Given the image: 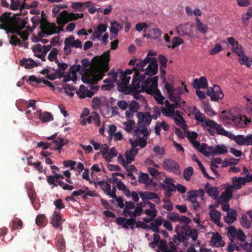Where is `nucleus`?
<instances>
[{"label": "nucleus", "instance_id": "774afa93", "mask_svg": "<svg viewBox=\"0 0 252 252\" xmlns=\"http://www.w3.org/2000/svg\"><path fill=\"white\" fill-rule=\"evenodd\" d=\"M240 245L246 252H252V243L245 242L244 243L240 244Z\"/></svg>", "mask_w": 252, "mask_h": 252}, {"label": "nucleus", "instance_id": "4d7b16f0", "mask_svg": "<svg viewBox=\"0 0 252 252\" xmlns=\"http://www.w3.org/2000/svg\"><path fill=\"white\" fill-rule=\"evenodd\" d=\"M149 181V176L147 173H142L139 178L138 182L140 183L148 184Z\"/></svg>", "mask_w": 252, "mask_h": 252}, {"label": "nucleus", "instance_id": "1a4fd4ad", "mask_svg": "<svg viewBox=\"0 0 252 252\" xmlns=\"http://www.w3.org/2000/svg\"><path fill=\"white\" fill-rule=\"evenodd\" d=\"M165 88L169 94L170 100L173 102H178L180 99V95L184 93L183 87L174 88L172 85L166 82L165 80Z\"/></svg>", "mask_w": 252, "mask_h": 252}, {"label": "nucleus", "instance_id": "680f3d73", "mask_svg": "<svg viewBox=\"0 0 252 252\" xmlns=\"http://www.w3.org/2000/svg\"><path fill=\"white\" fill-rule=\"evenodd\" d=\"M58 53V51L57 49L55 48H53L48 55V58L49 60L51 62H52L54 60L56 61L57 60Z\"/></svg>", "mask_w": 252, "mask_h": 252}, {"label": "nucleus", "instance_id": "cd10ccee", "mask_svg": "<svg viewBox=\"0 0 252 252\" xmlns=\"http://www.w3.org/2000/svg\"><path fill=\"white\" fill-rule=\"evenodd\" d=\"M237 213L233 209H231L227 212V216L224 217V221L228 224L233 223L236 220Z\"/></svg>", "mask_w": 252, "mask_h": 252}, {"label": "nucleus", "instance_id": "37998d69", "mask_svg": "<svg viewBox=\"0 0 252 252\" xmlns=\"http://www.w3.org/2000/svg\"><path fill=\"white\" fill-rule=\"evenodd\" d=\"M211 242L215 245L218 244L219 245L222 246L224 244V243L223 242V244H220V243L222 242V239L220 235L218 233H216L212 236L211 238Z\"/></svg>", "mask_w": 252, "mask_h": 252}, {"label": "nucleus", "instance_id": "c03bdc74", "mask_svg": "<svg viewBox=\"0 0 252 252\" xmlns=\"http://www.w3.org/2000/svg\"><path fill=\"white\" fill-rule=\"evenodd\" d=\"M232 51L238 56H242V54H244L242 46L237 41H236V44L232 47Z\"/></svg>", "mask_w": 252, "mask_h": 252}, {"label": "nucleus", "instance_id": "6e6552de", "mask_svg": "<svg viewBox=\"0 0 252 252\" xmlns=\"http://www.w3.org/2000/svg\"><path fill=\"white\" fill-rule=\"evenodd\" d=\"M135 73L132 81V87L130 88V92H133L140 88L142 84L147 79L144 71L141 68H136V65L134 67ZM147 76H148L147 75Z\"/></svg>", "mask_w": 252, "mask_h": 252}, {"label": "nucleus", "instance_id": "6ab92c4d", "mask_svg": "<svg viewBox=\"0 0 252 252\" xmlns=\"http://www.w3.org/2000/svg\"><path fill=\"white\" fill-rule=\"evenodd\" d=\"M209 215L210 217L211 220L216 225L219 226H222L220 222L221 218V213L216 209L211 210L209 213Z\"/></svg>", "mask_w": 252, "mask_h": 252}, {"label": "nucleus", "instance_id": "a878e982", "mask_svg": "<svg viewBox=\"0 0 252 252\" xmlns=\"http://www.w3.org/2000/svg\"><path fill=\"white\" fill-rule=\"evenodd\" d=\"M149 33L144 35V36L147 37V38L151 39H158L161 34V31L158 28H153L149 30Z\"/></svg>", "mask_w": 252, "mask_h": 252}, {"label": "nucleus", "instance_id": "bf43d9fd", "mask_svg": "<svg viewBox=\"0 0 252 252\" xmlns=\"http://www.w3.org/2000/svg\"><path fill=\"white\" fill-rule=\"evenodd\" d=\"M92 119L95 126H98L100 125V118L98 114L94 111L92 112Z\"/></svg>", "mask_w": 252, "mask_h": 252}, {"label": "nucleus", "instance_id": "473e14b6", "mask_svg": "<svg viewBox=\"0 0 252 252\" xmlns=\"http://www.w3.org/2000/svg\"><path fill=\"white\" fill-rule=\"evenodd\" d=\"M172 179L170 178H166L164 181V184L162 186L163 188L165 190H169V191H175L176 186L172 183Z\"/></svg>", "mask_w": 252, "mask_h": 252}, {"label": "nucleus", "instance_id": "4c0bfd02", "mask_svg": "<svg viewBox=\"0 0 252 252\" xmlns=\"http://www.w3.org/2000/svg\"><path fill=\"white\" fill-rule=\"evenodd\" d=\"M238 233V230H237L234 226H230L228 228L227 234L230 241H234V239L236 238Z\"/></svg>", "mask_w": 252, "mask_h": 252}, {"label": "nucleus", "instance_id": "aec40b11", "mask_svg": "<svg viewBox=\"0 0 252 252\" xmlns=\"http://www.w3.org/2000/svg\"><path fill=\"white\" fill-rule=\"evenodd\" d=\"M64 45H68L71 47H75L76 48H81L82 46L81 40L79 39L75 40V37L73 35H71L65 38L64 40Z\"/></svg>", "mask_w": 252, "mask_h": 252}, {"label": "nucleus", "instance_id": "412c9836", "mask_svg": "<svg viewBox=\"0 0 252 252\" xmlns=\"http://www.w3.org/2000/svg\"><path fill=\"white\" fill-rule=\"evenodd\" d=\"M41 29L47 35H52L57 32V27L54 23H47L46 25L41 26Z\"/></svg>", "mask_w": 252, "mask_h": 252}, {"label": "nucleus", "instance_id": "ddd939ff", "mask_svg": "<svg viewBox=\"0 0 252 252\" xmlns=\"http://www.w3.org/2000/svg\"><path fill=\"white\" fill-rule=\"evenodd\" d=\"M206 94L211 97L212 101H218L223 98L224 94L220 88L217 85H215L211 90H208Z\"/></svg>", "mask_w": 252, "mask_h": 252}, {"label": "nucleus", "instance_id": "052dcab7", "mask_svg": "<svg viewBox=\"0 0 252 252\" xmlns=\"http://www.w3.org/2000/svg\"><path fill=\"white\" fill-rule=\"evenodd\" d=\"M58 185L62 188L63 190H72L74 189V187L68 184L64 183L61 180H57Z\"/></svg>", "mask_w": 252, "mask_h": 252}, {"label": "nucleus", "instance_id": "13d9d810", "mask_svg": "<svg viewBox=\"0 0 252 252\" xmlns=\"http://www.w3.org/2000/svg\"><path fill=\"white\" fill-rule=\"evenodd\" d=\"M187 200L191 203H193L197 200V197L195 195V192L194 190H191L188 192Z\"/></svg>", "mask_w": 252, "mask_h": 252}, {"label": "nucleus", "instance_id": "4468645a", "mask_svg": "<svg viewBox=\"0 0 252 252\" xmlns=\"http://www.w3.org/2000/svg\"><path fill=\"white\" fill-rule=\"evenodd\" d=\"M233 188L232 185L226 187L225 190L221 192L218 199V203H227L232 198Z\"/></svg>", "mask_w": 252, "mask_h": 252}, {"label": "nucleus", "instance_id": "0eeeda50", "mask_svg": "<svg viewBox=\"0 0 252 252\" xmlns=\"http://www.w3.org/2000/svg\"><path fill=\"white\" fill-rule=\"evenodd\" d=\"M205 125L206 126L208 127V128H206V130L211 136H215V132L214 130H215L219 135L228 137L234 140L236 138V136L234 134L226 131L222 127V125H219L214 120L209 119L206 120Z\"/></svg>", "mask_w": 252, "mask_h": 252}, {"label": "nucleus", "instance_id": "79ce46f5", "mask_svg": "<svg viewBox=\"0 0 252 252\" xmlns=\"http://www.w3.org/2000/svg\"><path fill=\"white\" fill-rule=\"evenodd\" d=\"M193 173V168L192 167H188L186 168L183 172V176L184 179L187 181H189L190 179L191 176Z\"/></svg>", "mask_w": 252, "mask_h": 252}, {"label": "nucleus", "instance_id": "2f4dec72", "mask_svg": "<svg viewBox=\"0 0 252 252\" xmlns=\"http://www.w3.org/2000/svg\"><path fill=\"white\" fill-rule=\"evenodd\" d=\"M94 185L95 187L98 186H99L106 194H109V191L111 188L110 184L103 181H100L97 183H94Z\"/></svg>", "mask_w": 252, "mask_h": 252}, {"label": "nucleus", "instance_id": "e433bc0d", "mask_svg": "<svg viewBox=\"0 0 252 252\" xmlns=\"http://www.w3.org/2000/svg\"><path fill=\"white\" fill-rule=\"evenodd\" d=\"M252 17V9L249 8L247 13L242 16V22L244 26H248L249 24V20Z\"/></svg>", "mask_w": 252, "mask_h": 252}, {"label": "nucleus", "instance_id": "0e129e2a", "mask_svg": "<svg viewBox=\"0 0 252 252\" xmlns=\"http://www.w3.org/2000/svg\"><path fill=\"white\" fill-rule=\"evenodd\" d=\"M137 137H138L139 138L138 139V146L141 148H144L146 145H147V136H144L143 135V137H140V134L138 136H136Z\"/></svg>", "mask_w": 252, "mask_h": 252}, {"label": "nucleus", "instance_id": "7ed1b4c3", "mask_svg": "<svg viewBox=\"0 0 252 252\" xmlns=\"http://www.w3.org/2000/svg\"><path fill=\"white\" fill-rule=\"evenodd\" d=\"M156 55V52L150 51L144 60H140L136 63V68H141V70L144 71L145 74L149 77L157 74L158 71V60L155 57H150Z\"/></svg>", "mask_w": 252, "mask_h": 252}, {"label": "nucleus", "instance_id": "f8f14e48", "mask_svg": "<svg viewBox=\"0 0 252 252\" xmlns=\"http://www.w3.org/2000/svg\"><path fill=\"white\" fill-rule=\"evenodd\" d=\"M163 167L167 171L173 172L176 175L180 174V167L178 163L171 158H166L163 160Z\"/></svg>", "mask_w": 252, "mask_h": 252}, {"label": "nucleus", "instance_id": "393cba45", "mask_svg": "<svg viewBox=\"0 0 252 252\" xmlns=\"http://www.w3.org/2000/svg\"><path fill=\"white\" fill-rule=\"evenodd\" d=\"M36 113L37 116L42 122H50L53 120V117L49 112H42L41 110H38Z\"/></svg>", "mask_w": 252, "mask_h": 252}, {"label": "nucleus", "instance_id": "f03ea898", "mask_svg": "<svg viewBox=\"0 0 252 252\" xmlns=\"http://www.w3.org/2000/svg\"><path fill=\"white\" fill-rule=\"evenodd\" d=\"M109 54L107 53L102 56V59L98 58L97 57L94 58L93 61L96 60L97 62H101L100 66L97 68L93 75H90L87 73L83 74L81 79L84 83L93 85L97 84L98 81L101 80L104 76L105 73L109 70L108 62L110 60Z\"/></svg>", "mask_w": 252, "mask_h": 252}, {"label": "nucleus", "instance_id": "72a5a7b5", "mask_svg": "<svg viewBox=\"0 0 252 252\" xmlns=\"http://www.w3.org/2000/svg\"><path fill=\"white\" fill-rule=\"evenodd\" d=\"M195 21L198 31L203 34L207 33L208 31V27L207 25L201 23L198 18H196Z\"/></svg>", "mask_w": 252, "mask_h": 252}, {"label": "nucleus", "instance_id": "5701e85b", "mask_svg": "<svg viewBox=\"0 0 252 252\" xmlns=\"http://www.w3.org/2000/svg\"><path fill=\"white\" fill-rule=\"evenodd\" d=\"M20 64L22 66H25L26 69H31L40 65V63H36L32 59L23 58L20 62Z\"/></svg>", "mask_w": 252, "mask_h": 252}, {"label": "nucleus", "instance_id": "6e6d98bb", "mask_svg": "<svg viewBox=\"0 0 252 252\" xmlns=\"http://www.w3.org/2000/svg\"><path fill=\"white\" fill-rule=\"evenodd\" d=\"M179 217V215L175 212L168 213L167 216V219L173 222L178 221L180 220Z\"/></svg>", "mask_w": 252, "mask_h": 252}, {"label": "nucleus", "instance_id": "49530a36", "mask_svg": "<svg viewBox=\"0 0 252 252\" xmlns=\"http://www.w3.org/2000/svg\"><path fill=\"white\" fill-rule=\"evenodd\" d=\"M139 104L137 101H132L128 106L129 113L133 114L134 112H137L139 108Z\"/></svg>", "mask_w": 252, "mask_h": 252}, {"label": "nucleus", "instance_id": "69168bd1", "mask_svg": "<svg viewBox=\"0 0 252 252\" xmlns=\"http://www.w3.org/2000/svg\"><path fill=\"white\" fill-rule=\"evenodd\" d=\"M86 3L82 2H73L72 3L71 7L78 11H82V7L86 5Z\"/></svg>", "mask_w": 252, "mask_h": 252}, {"label": "nucleus", "instance_id": "2eb2a0df", "mask_svg": "<svg viewBox=\"0 0 252 252\" xmlns=\"http://www.w3.org/2000/svg\"><path fill=\"white\" fill-rule=\"evenodd\" d=\"M126 117L127 122H124L123 123V126L126 131L129 133L131 132L133 127L135 126V121L132 120L133 117V114L129 113L128 111H126Z\"/></svg>", "mask_w": 252, "mask_h": 252}, {"label": "nucleus", "instance_id": "338daca9", "mask_svg": "<svg viewBox=\"0 0 252 252\" xmlns=\"http://www.w3.org/2000/svg\"><path fill=\"white\" fill-rule=\"evenodd\" d=\"M9 42L11 44L16 45H20L22 42L16 35H13L11 36Z\"/></svg>", "mask_w": 252, "mask_h": 252}, {"label": "nucleus", "instance_id": "9b49d317", "mask_svg": "<svg viewBox=\"0 0 252 252\" xmlns=\"http://www.w3.org/2000/svg\"><path fill=\"white\" fill-rule=\"evenodd\" d=\"M65 144L66 142L64 139L58 138L56 140L53 141L52 143L40 141L37 143V145L38 147H42L44 150L50 149L60 151Z\"/></svg>", "mask_w": 252, "mask_h": 252}, {"label": "nucleus", "instance_id": "20e7f679", "mask_svg": "<svg viewBox=\"0 0 252 252\" xmlns=\"http://www.w3.org/2000/svg\"><path fill=\"white\" fill-rule=\"evenodd\" d=\"M158 80V76H154L153 78L149 76L142 84V89L148 94L153 95L154 98L158 103L163 104L164 98L160 91L157 89Z\"/></svg>", "mask_w": 252, "mask_h": 252}, {"label": "nucleus", "instance_id": "f3484780", "mask_svg": "<svg viewBox=\"0 0 252 252\" xmlns=\"http://www.w3.org/2000/svg\"><path fill=\"white\" fill-rule=\"evenodd\" d=\"M107 25L105 24H99L98 26L94 29V32L92 34V39L93 40L100 38L102 33L107 30Z\"/></svg>", "mask_w": 252, "mask_h": 252}, {"label": "nucleus", "instance_id": "c9c22d12", "mask_svg": "<svg viewBox=\"0 0 252 252\" xmlns=\"http://www.w3.org/2000/svg\"><path fill=\"white\" fill-rule=\"evenodd\" d=\"M233 185L237 189H239L241 188V185H244L246 183L245 178L242 177H234L232 179Z\"/></svg>", "mask_w": 252, "mask_h": 252}, {"label": "nucleus", "instance_id": "ea45409f", "mask_svg": "<svg viewBox=\"0 0 252 252\" xmlns=\"http://www.w3.org/2000/svg\"><path fill=\"white\" fill-rule=\"evenodd\" d=\"M27 192L31 202L33 204L36 197V192L33 187L31 185L28 187Z\"/></svg>", "mask_w": 252, "mask_h": 252}, {"label": "nucleus", "instance_id": "a211bd4d", "mask_svg": "<svg viewBox=\"0 0 252 252\" xmlns=\"http://www.w3.org/2000/svg\"><path fill=\"white\" fill-rule=\"evenodd\" d=\"M26 0L22 3L19 0H11L10 8L12 10H20L21 11L25 9L28 8V4L25 3Z\"/></svg>", "mask_w": 252, "mask_h": 252}, {"label": "nucleus", "instance_id": "5fc2aeb1", "mask_svg": "<svg viewBox=\"0 0 252 252\" xmlns=\"http://www.w3.org/2000/svg\"><path fill=\"white\" fill-rule=\"evenodd\" d=\"M136 222V219L133 218H125V221L123 225V228L128 229L129 226L134 225Z\"/></svg>", "mask_w": 252, "mask_h": 252}, {"label": "nucleus", "instance_id": "7c9ffc66", "mask_svg": "<svg viewBox=\"0 0 252 252\" xmlns=\"http://www.w3.org/2000/svg\"><path fill=\"white\" fill-rule=\"evenodd\" d=\"M139 195L142 198L143 202H145V200L154 199L158 198V195L157 193L150 191L140 192Z\"/></svg>", "mask_w": 252, "mask_h": 252}, {"label": "nucleus", "instance_id": "423d86ee", "mask_svg": "<svg viewBox=\"0 0 252 252\" xmlns=\"http://www.w3.org/2000/svg\"><path fill=\"white\" fill-rule=\"evenodd\" d=\"M226 119L232 126L238 128L246 127L251 122V120L244 115L235 114L234 110H229L225 115Z\"/></svg>", "mask_w": 252, "mask_h": 252}, {"label": "nucleus", "instance_id": "58836bf2", "mask_svg": "<svg viewBox=\"0 0 252 252\" xmlns=\"http://www.w3.org/2000/svg\"><path fill=\"white\" fill-rule=\"evenodd\" d=\"M117 151L114 148H112L108 151L107 154L104 156V158L106 161L108 162L111 161V159L117 156Z\"/></svg>", "mask_w": 252, "mask_h": 252}, {"label": "nucleus", "instance_id": "e2e57ef3", "mask_svg": "<svg viewBox=\"0 0 252 252\" xmlns=\"http://www.w3.org/2000/svg\"><path fill=\"white\" fill-rule=\"evenodd\" d=\"M152 112L153 113V114L151 115L152 119H153L154 120H156L161 114V110L158 106H155L153 107Z\"/></svg>", "mask_w": 252, "mask_h": 252}, {"label": "nucleus", "instance_id": "9d476101", "mask_svg": "<svg viewBox=\"0 0 252 252\" xmlns=\"http://www.w3.org/2000/svg\"><path fill=\"white\" fill-rule=\"evenodd\" d=\"M77 15L78 13H68L66 10H63L59 14V16L57 17V24L63 28L68 22L78 19Z\"/></svg>", "mask_w": 252, "mask_h": 252}, {"label": "nucleus", "instance_id": "a19ab883", "mask_svg": "<svg viewBox=\"0 0 252 252\" xmlns=\"http://www.w3.org/2000/svg\"><path fill=\"white\" fill-rule=\"evenodd\" d=\"M240 57L239 62L241 64H245L247 67H250L252 63V61H250L248 57L246 56L244 54H242Z\"/></svg>", "mask_w": 252, "mask_h": 252}, {"label": "nucleus", "instance_id": "8fccbe9b", "mask_svg": "<svg viewBox=\"0 0 252 252\" xmlns=\"http://www.w3.org/2000/svg\"><path fill=\"white\" fill-rule=\"evenodd\" d=\"M121 28H122V26L119 23L117 22H114L111 24L110 32L112 33L117 34L119 31V29Z\"/></svg>", "mask_w": 252, "mask_h": 252}, {"label": "nucleus", "instance_id": "c756f323", "mask_svg": "<svg viewBox=\"0 0 252 252\" xmlns=\"http://www.w3.org/2000/svg\"><path fill=\"white\" fill-rule=\"evenodd\" d=\"M176 31L178 35L180 36L189 35L190 33V29L188 24H182L176 28Z\"/></svg>", "mask_w": 252, "mask_h": 252}, {"label": "nucleus", "instance_id": "603ef678", "mask_svg": "<svg viewBox=\"0 0 252 252\" xmlns=\"http://www.w3.org/2000/svg\"><path fill=\"white\" fill-rule=\"evenodd\" d=\"M46 221V217L44 215H38L35 219L36 224L39 226H43Z\"/></svg>", "mask_w": 252, "mask_h": 252}, {"label": "nucleus", "instance_id": "4be33fe9", "mask_svg": "<svg viewBox=\"0 0 252 252\" xmlns=\"http://www.w3.org/2000/svg\"><path fill=\"white\" fill-rule=\"evenodd\" d=\"M54 176H48L47 177V182L50 185H53V187H57L58 185L57 180L59 179H63L64 178L63 176L61 174L57 173L54 171H52Z\"/></svg>", "mask_w": 252, "mask_h": 252}, {"label": "nucleus", "instance_id": "c85d7f7f", "mask_svg": "<svg viewBox=\"0 0 252 252\" xmlns=\"http://www.w3.org/2000/svg\"><path fill=\"white\" fill-rule=\"evenodd\" d=\"M62 217L60 213L55 211L52 218V224L56 228H58L62 225Z\"/></svg>", "mask_w": 252, "mask_h": 252}, {"label": "nucleus", "instance_id": "f257e3e1", "mask_svg": "<svg viewBox=\"0 0 252 252\" xmlns=\"http://www.w3.org/2000/svg\"><path fill=\"white\" fill-rule=\"evenodd\" d=\"M10 12H4L0 16V29L4 30L7 33H16L23 40L28 39L29 32L27 31H21L27 24L26 19L21 18L19 15L10 16Z\"/></svg>", "mask_w": 252, "mask_h": 252}, {"label": "nucleus", "instance_id": "09e8293b", "mask_svg": "<svg viewBox=\"0 0 252 252\" xmlns=\"http://www.w3.org/2000/svg\"><path fill=\"white\" fill-rule=\"evenodd\" d=\"M118 91L125 94H128L129 92H130V88H129L128 85H125V84L120 83L118 86Z\"/></svg>", "mask_w": 252, "mask_h": 252}, {"label": "nucleus", "instance_id": "39448f33", "mask_svg": "<svg viewBox=\"0 0 252 252\" xmlns=\"http://www.w3.org/2000/svg\"><path fill=\"white\" fill-rule=\"evenodd\" d=\"M138 119L137 126L134 130V134L138 136L142 134L144 136H148L149 134L147 127L151 124L152 117L149 112H138L136 114Z\"/></svg>", "mask_w": 252, "mask_h": 252}, {"label": "nucleus", "instance_id": "bb28decb", "mask_svg": "<svg viewBox=\"0 0 252 252\" xmlns=\"http://www.w3.org/2000/svg\"><path fill=\"white\" fill-rule=\"evenodd\" d=\"M210 185L207 183L205 185V189L208 194L216 199L217 198L219 195L218 189L216 187H210Z\"/></svg>", "mask_w": 252, "mask_h": 252}, {"label": "nucleus", "instance_id": "864d4df0", "mask_svg": "<svg viewBox=\"0 0 252 252\" xmlns=\"http://www.w3.org/2000/svg\"><path fill=\"white\" fill-rule=\"evenodd\" d=\"M197 136L198 134L195 131H192L191 132L188 131L187 132V137L188 138L192 145L194 144V142L197 141L196 139L197 138Z\"/></svg>", "mask_w": 252, "mask_h": 252}, {"label": "nucleus", "instance_id": "de8ad7c7", "mask_svg": "<svg viewBox=\"0 0 252 252\" xmlns=\"http://www.w3.org/2000/svg\"><path fill=\"white\" fill-rule=\"evenodd\" d=\"M12 229H20L22 228V221L17 218H15L12 221Z\"/></svg>", "mask_w": 252, "mask_h": 252}, {"label": "nucleus", "instance_id": "dca6fc26", "mask_svg": "<svg viewBox=\"0 0 252 252\" xmlns=\"http://www.w3.org/2000/svg\"><path fill=\"white\" fill-rule=\"evenodd\" d=\"M227 152V148L225 145H217L215 147H209L210 155H223Z\"/></svg>", "mask_w": 252, "mask_h": 252}, {"label": "nucleus", "instance_id": "b1692460", "mask_svg": "<svg viewBox=\"0 0 252 252\" xmlns=\"http://www.w3.org/2000/svg\"><path fill=\"white\" fill-rule=\"evenodd\" d=\"M194 147L199 152L204 155L206 157L210 156L209 147H207V145L204 143L200 144L198 141H195L193 145Z\"/></svg>", "mask_w": 252, "mask_h": 252}, {"label": "nucleus", "instance_id": "a18cd8bd", "mask_svg": "<svg viewBox=\"0 0 252 252\" xmlns=\"http://www.w3.org/2000/svg\"><path fill=\"white\" fill-rule=\"evenodd\" d=\"M184 42V41L180 37L176 36L173 38L172 40V45L171 46L170 45H168V48H171L172 49H174L175 47L179 46L180 45L182 44Z\"/></svg>", "mask_w": 252, "mask_h": 252}, {"label": "nucleus", "instance_id": "3c124183", "mask_svg": "<svg viewBox=\"0 0 252 252\" xmlns=\"http://www.w3.org/2000/svg\"><path fill=\"white\" fill-rule=\"evenodd\" d=\"M153 151L157 156L161 158L165 154V150L163 148L160 147L158 145L155 146L153 148Z\"/></svg>", "mask_w": 252, "mask_h": 252}, {"label": "nucleus", "instance_id": "f704fd0d", "mask_svg": "<svg viewBox=\"0 0 252 252\" xmlns=\"http://www.w3.org/2000/svg\"><path fill=\"white\" fill-rule=\"evenodd\" d=\"M55 242L58 250H63L64 249L65 243L63 235H58L55 239Z\"/></svg>", "mask_w": 252, "mask_h": 252}]
</instances>
